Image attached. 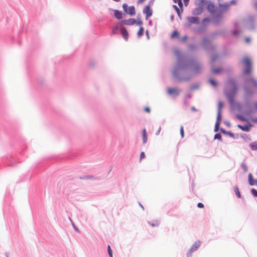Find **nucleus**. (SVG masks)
Listing matches in <instances>:
<instances>
[{
    "instance_id": "nucleus-47",
    "label": "nucleus",
    "mask_w": 257,
    "mask_h": 257,
    "mask_svg": "<svg viewBox=\"0 0 257 257\" xmlns=\"http://www.w3.org/2000/svg\"><path fill=\"white\" fill-rule=\"evenodd\" d=\"M86 178L88 179H94V177L92 176H87L86 177Z\"/></svg>"
},
{
    "instance_id": "nucleus-23",
    "label": "nucleus",
    "mask_w": 257,
    "mask_h": 257,
    "mask_svg": "<svg viewBox=\"0 0 257 257\" xmlns=\"http://www.w3.org/2000/svg\"><path fill=\"white\" fill-rule=\"evenodd\" d=\"M144 28L142 27H140V28L138 32V37H141L144 34Z\"/></svg>"
},
{
    "instance_id": "nucleus-2",
    "label": "nucleus",
    "mask_w": 257,
    "mask_h": 257,
    "mask_svg": "<svg viewBox=\"0 0 257 257\" xmlns=\"http://www.w3.org/2000/svg\"><path fill=\"white\" fill-rule=\"evenodd\" d=\"M246 82L247 86L244 88V91L245 94L247 95L249 93L248 87H253L257 88V81L253 78H250L246 80Z\"/></svg>"
},
{
    "instance_id": "nucleus-45",
    "label": "nucleus",
    "mask_w": 257,
    "mask_h": 257,
    "mask_svg": "<svg viewBox=\"0 0 257 257\" xmlns=\"http://www.w3.org/2000/svg\"><path fill=\"white\" fill-rule=\"evenodd\" d=\"M184 1V4L186 6H187L188 5V4L189 3V0H183Z\"/></svg>"
},
{
    "instance_id": "nucleus-18",
    "label": "nucleus",
    "mask_w": 257,
    "mask_h": 257,
    "mask_svg": "<svg viewBox=\"0 0 257 257\" xmlns=\"http://www.w3.org/2000/svg\"><path fill=\"white\" fill-rule=\"evenodd\" d=\"M203 12V9L201 7H198L194 9L193 14L195 15H198Z\"/></svg>"
},
{
    "instance_id": "nucleus-32",
    "label": "nucleus",
    "mask_w": 257,
    "mask_h": 257,
    "mask_svg": "<svg viewBox=\"0 0 257 257\" xmlns=\"http://www.w3.org/2000/svg\"><path fill=\"white\" fill-rule=\"evenodd\" d=\"M221 112L218 111L217 112V121H218L219 122H220L221 121Z\"/></svg>"
},
{
    "instance_id": "nucleus-19",
    "label": "nucleus",
    "mask_w": 257,
    "mask_h": 257,
    "mask_svg": "<svg viewBox=\"0 0 257 257\" xmlns=\"http://www.w3.org/2000/svg\"><path fill=\"white\" fill-rule=\"evenodd\" d=\"M236 117L237 119L242 121H248V119L246 118L243 115L237 114L236 115Z\"/></svg>"
},
{
    "instance_id": "nucleus-50",
    "label": "nucleus",
    "mask_w": 257,
    "mask_h": 257,
    "mask_svg": "<svg viewBox=\"0 0 257 257\" xmlns=\"http://www.w3.org/2000/svg\"><path fill=\"white\" fill-rule=\"evenodd\" d=\"M187 39V36H185L183 38V40H185Z\"/></svg>"
},
{
    "instance_id": "nucleus-28",
    "label": "nucleus",
    "mask_w": 257,
    "mask_h": 257,
    "mask_svg": "<svg viewBox=\"0 0 257 257\" xmlns=\"http://www.w3.org/2000/svg\"><path fill=\"white\" fill-rule=\"evenodd\" d=\"M223 103L221 102H219L218 105V111H221V109L223 107Z\"/></svg>"
},
{
    "instance_id": "nucleus-8",
    "label": "nucleus",
    "mask_w": 257,
    "mask_h": 257,
    "mask_svg": "<svg viewBox=\"0 0 257 257\" xmlns=\"http://www.w3.org/2000/svg\"><path fill=\"white\" fill-rule=\"evenodd\" d=\"M248 183L250 186H257V179H254L251 173L248 175Z\"/></svg>"
},
{
    "instance_id": "nucleus-9",
    "label": "nucleus",
    "mask_w": 257,
    "mask_h": 257,
    "mask_svg": "<svg viewBox=\"0 0 257 257\" xmlns=\"http://www.w3.org/2000/svg\"><path fill=\"white\" fill-rule=\"evenodd\" d=\"M136 23L135 19H129L128 20H124L121 22L122 25H133Z\"/></svg>"
},
{
    "instance_id": "nucleus-37",
    "label": "nucleus",
    "mask_w": 257,
    "mask_h": 257,
    "mask_svg": "<svg viewBox=\"0 0 257 257\" xmlns=\"http://www.w3.org/2000/svg\"><path fill=\"white\" fill-rule=\"evenodd\" d=\"M145 157V153L142 152L140 154V160L144 159Z\"/></svg>"
},
{
    "instance_id": "nucleus-44",
    "label": "nucleus",
    "mask_w": 257,
    "mask_h": 257,
    "mask_svg": "<svg viewBox=\"0 0 257 257\" xmlns=\"http://www.w3.org/2000/svg\"><path fill=\"white\" fill-rule=\"evenodd\" d=\"M145 110L148 113L150 112V109L148 107H146L145 108Z\"/></svg>"
},
{
    "instance_id": "nucleus-38",
    "label": "nucleus",
    "mask_w": 257,
    "mask_h": 257,
    "mask_svg": "<svg viewBox=\"0 0 257 257\" xmlns=\"http://www.w3.org/2000/svg\"><path fill=\"white\" fill-rule=\"evenodd\" d=\"M242 166L244 172L247 171V167L245 165H243Z\"/></svg>"
},
{
    "instance_id": "nucleus-34",
    "label": "nucleus",
    "mask_w": 257,
    "mask_h": 257,
    "mask_svg": "<svg viewBox=\"0 0 257 257\" xmlns=\"http://www.w3.org/2000/svg\"><path fill=\"white\" fill-rule=\"evenodd\" d=\"M214 139L221 140V135L220 134H216L214 136Z\"/></svg>"
},
{
    "instance_id": "nucleus-39",
    "label": "nucleus",
    "mask_w": 257,
    "mask_h": 257,
    "mask_svg": "<svg viewBox=\"0 0 257 257\" xmlns=\"http://www.w3.org/2000/svg\"><path fill=\"white\" fill-rule=\"evenodd\" d=\"M197 206L199 207V208H203L204 207V205L202 203H198V204H197Z\"/></svg>"
},
{
    "instance_id": "nucleus-12",
    "label": "nucleus",
    "mask_w": 257,
    "mask_h": 257,
    "mask_svg": "<svg viewBox=\"0 0 257 257\" xmlns=\"http://www.w3.org/2000/svg\"><path fill=\"white\" fill-rule=\"evenodd\" d=\"M207 8L208 11L211 13H213L215 11V6L212 3H209L207 4Z\"/></svg>"
},
{
    "instance_id": "nucleus-15",
    "label": "nucleus",
    "mask_w": 257,
    "mask_h": 257,
    "mask_svg": "<svg viewBox=\"0 0 257 257\" xmlns=\"http://www.w3.org/2000/svg\"><path fill=\"white\" fill-rule=\"evenodd\" d=\"M230 7V4H219V7L221 9V11H225L227 10Z\"/></svg>"
},
{
    "instance_id": "nucleus-20",
    "label": "nucleus",
    "mask_w": 257,
    "mask_h": 257,
    "mask_svg": "<svg viewBox=\"0 0 257 257\" xmlns=\"http://www.w3.org/2000/svg\"><path fill=\"white\" fill-rule=\"evenodd\" d=\"M249 147L252 150H257V141L254 142L249 144Z\"/></svg>"
},
{
    "instance_id": "nucleus-31",
    "label": "nucleus",
    "mask_w": 257,
    "mask_h": 257,
    "mask_svg": "<svg viewBox=\"0 0 257 257\" xmlns=\"http://www.w3.org/2000/svg\"><path fill=\"white\" fill-rule=\"evenodd\" d=\"M209 82L210 83V84L213 86H216L217 85V83L216 82V81L213 80V79H210L209 80Z\"/></svg>"
},
{
    "instance_id": "nucleus-52",
    "label": "nucleus",
    "mask_w": 257,
    "mask_h": 257,
    "mask_svg": "<svg viewBox=\"0 0 257 257\" xmlns=\"http://www.w3.org/2000/svg\"><path fill=\"white\" fill-rule=\"evenodd\" d=\"M215 59H216V57H213V58H212V60H213V61H215Z\"/></svg>"
},
{
    "instance_id": "nucleus-49",
    "label": "nucleus",
    "mask_w": 257,
    "mask_h": 257,
    "mask_svg": "<svg viewBox=\"0 0 257 257\" xmlns=\"http://www.w3.org/2000/svg\"><path fill=\"white\" fill-rule=\"evenodd\" d=\"M245 40H246V41L247 42H249V41H250V39H249V38H246L245 39Z\"/></svg>"
},
{
    "instance_id": "nucleus-6",
    "label": "nucleus",
    "mask_w": 257,
    "mask_h": 257,
    "mask_svg": "<svg viewBox=\"0 0 257 257\" xmlns=\"http://www.w3.org/2000/svg\"><path fill=\"white\" fill-rule=\"evenodd\" d=\"M187 19L188 22V26L192 24H198L199 23V18L197 17H187Z\"/></svg>"
},
{
    "instance_id": "nucleus-4",
    "label": "nucleus",
    "mask_w": 257,
    "mask_h": 257,
    "mask_svg": "<svg viewBox=\"0 0 257 257\" xmlns=\"http://www.w3.org/2000/svg\"><path fill=\"white\" fill-rule=\"evenodd\" d=\"M248 109L244 112V114L246 116L249 115L251 113H252L254 111L257 110V102H255L253 107L251 108L248 103L246 104Z\"/></svg>"
},
{
    "instance_id": "nucleus-36",
    "label": "nucleus",
    "mask_w": 257,
    "mask_h": 257,
    "mask_svg": "<svg viewBox=\"0 0 257 257\" xmlns=\"http://www.w3.org/2000/svg\"><path fill=\"white\" fill-rule=\"evenodd\" d=\"M150 224L152 226H158L159 225V222L158 221H155L154 223H150Z\"/></svg>"
},
{
    "instance_id": "nucleus-11",
    "label": "nucleus",
    "mask_w": 257,
    "mask_h": 257,
    "mask_svg": "<svg viewBox=\"0 0 257 257\" xmlns=\"http://www.w3.org/2000/svg\"><path fill=\"white\" fill-rule=\"evenodd\" d=\"M180 90L177 88H169L168 89V92L171 95H178L179 93Z\"/></svg>"
},
{
    "instance_id": "nucleus-29",
    "label": "nucleus",
    "mask_w": 257,
    "mask_h": 257,
    "mask_svg": "<svg viewBox=\"0 0 257 257\" xmlns=\"http://www.w3.org/2000/svg\"><path fill=\"white\" fill-rule=\"evenodd\" d=\"M251 193L252 195H253L255 197H257V190L255 189H251Z\"/></svg>"
},
{
    "instance_id": "nucleus-5",
    "label": "nucleus",
    "mask_w": 257,
    "mask_h": 257,
    "mask_svg": "<svg viewBox=\"0 0 257 257\" xmlns=\"http://www.w3.org/2000/svg\"><path fill=\"white\" fill-rule=\"evenodd\" d=\"M200 241H197L194 242V243L192 245V247L190 249L189 252L188 253V256H189L191 255V254L192 252L197 250V249L200 246Z\"/></svg>"
},
{
    "instance_id": "nucleus-7",
    "label": "nucleus",
    "mask_w": 257,
    "mask_h": 257,
    "mask_svg": "<svg viewBox=\"0 0 257 257\" xmlns=\"http://www.w3.org/2000/svg\"><path fill=\"white\" fill-rule=\"evenodd\" d=\"M143 13L146 15V18L150 17L152 15V10L149 6L145 7L143 10Z\"/></svg>"
},
{
    "instance_id": "nucleus-16",
    "label": "nucleus",
    "mask_w": 257,
    "mask_h": 257,
    "mask_svg": "<svg viewBox=\"0 0 257 257\" xmlns=\"http://www.w3.org/2000/svg\"><path fill=\"white\" fill-rule=\"evenodd\" d=\"M114 15L115 18L119 20L122 18V13L118 10H114Z\"/></svg>"
},
{
    "instance_id": "nucleus-43",
    "label": "nucleus",
    "mask_w": 257,
    "mask_h": 257,
    "mask_svg": "<svg viewBox=\"0 0 257 257\" xmlns=\"http://www.w3.org/2000/svg\"><path fill=\"white\" fill-rule=\"evenodd\" d=\"M219 71H220V69H213V72L214 73H218Z\"/></svg>"
},
{
    "instance_id": "nucleus-13",
    "label": "nucleus",
    "mask_w": 257,
    "mask_h": 257,
    "mask_svg": "<svg viewBox=\"0 0 257 257\" xmlns=\"http://www.w3.org/2000/svg\"><path fill=\"white\" fill-rule=\"evenodd\" d=\"M121 34L122 36L123 37V38L126 41H127L128 39V34L127 32V30L125 28H122L121 29Z\"/></svg>"
},
{
    "instance_id": "nucleus-25",
    "label": "nucleus",
    "mask_w": 257,
    "mask_h": 257,
    "mask_svg": "<svg viewBox=\"0 0 257 257\" xmlns=\"http://www.w3.org/2000/svg\"><path fill=\"white\" fill-rule=\"evenodd\" d=\"M234 192H235V193L236 195L237 196V197L240 198L241 195H240V193L239 192V189H238V188L237 187H236L235 188Z\"/></svg>"
},
{
    "instance_id": "nucleus-17",
    "label": "nucleus",
    "mask_w": 257,
    "mask_h": 257,
    "mask_svg": "<svg viewBox=\"0 0 257 257\" xmlns=\"http://www.w3.org/2000/svg\"><path fill=\"white\" fill-rule=\"evenodd\" d=\"M143 135V142L144 144H146L147 142L148 136L146 129H144L142 132Z\"/></svg>"
},
{
    "instance_id": "nucleus-42",
    "label": "nucleus",
    "mask_w": 257,
    "mask_h": 257,
    "mask_svg": "<svg viewBox=\"0 0 257 257\" xmlns=\"http://www.w3.org/2000/svg\"><path fill=\"white\" fill-rule=\"evenodd\" d=\"M73 227H74V230L77 232H80V231L79 230V229L75 226L73 224Z\"/></svg>"
},
{
    "instance_id": "nucleus-51",
    "label": "nucleus",
    "mask_w": 257,
    "mask_h": 257,
    "mask_svg": "<svg viewBox=\"0 0 257 257\" xmlns=\"http://www.w3.org/2000/svg\"><path fill=\"white\" fill-rule=\"evenodd\" d=\"M252 120L253 121H257V118H256L253 119Z\"/></svg>"
},
{
    "instance_id": "nucleus-26",
    "label": "nucleus",
    "mask_w": 257,
    "mask_h": 257,
    "mask_svg": "<svg viewBox=\"0 0 257 257\" xmlns=\"http://www.w3.org/2000/svg\"><path fill=\"white\" fill-rule=\"evenodd\" d=\"M220 123V122H219L218 121H216V122L215 123V128H214V131L215 132H217L218 131Z\"/></svg>"
},
{
    "instance_id": "nucleus-41",
    "label": "nucleus",
    "mask_w": 257,
    "mask_h": 257,
    "mask_svg": "<svg viewBox=\"0 0 257 257\" xmlns=\"http://www.w3.org/2000/svg\"><path fill=\"white\" fill-rule=\"evenodd\" d=\"M161 126H159V128H158V130L157 132H156V135H159V134H160V132H161Z\"/></svg>"
},
{
    "instance_id": "nucleus-3",
    "label": "nucleus",
    "mask_w": 257,
    "mask_h": 257,
    "mask_svg": "<svg viewBox=\"0 0 257 257\" xmlns=\"http://www.w3.org/2000/svg\"><path fill=\"white\" fill-rule=\"evenodd\" d=\"M243 63L245 67L244 73L246 74H249L251 71V62L250 59L248 57L244 58L243 59Z\"/></svg>"
},
{
    "instance_id": "nucleus-22",
    "label": "nucleus",
    "mask_w": 257,
    "mask_h": 257,
    "mask_svg": "<svg viewBox=\"0 0 257 257\" xmlns=\"http://www.w3.org/2000/svg\"><path fill=\"white\" fill-rule=\"evenodd\" d=\"M173 7L174 9L175 10L176 12H177L178 16L180 17L181 13L182 12L181 10L180 11V9L179 8H178L176 5H173Z\"/></svg>"
},
{
    "instance_id": "nucleus-30",
    "label": "nucleus",
    "mask_w": 257,
    "mask_h": 257,
    "mask_svg": "<svg viewBox=\"0 0 257 257\" xmlns=\"http://www.w3.org/2000/svg\"><path fill=\"white\" fill-rule=\"evenodd\" d=\"M180 134H181V138H183L184 137V128H183V126H181L180 127Z\"/></svg>"
},
{
    "instance_id": "nucleus-33",
    "label": "nucleus",
    "mask_w": 257,
    "mask_h": 257,
    "mask_svg": "<svg viewBox=\"0 0 257 257\" xmlns=\"http://www.w3.org/2000/svg\"><path fill=\"white\" fill-rule=\"evenodd\" d=\"M122 8L124 10V11L125 12V13H127V10H128V8H127V5L126 4H123V5H122Z\"/></svg>"
},
{
    "instance_id": "nucleus-21",
    "label": "nucleus",
    "mask_w": 257,
    "mask_h": 257,
    "mask_svg": "<svg viewBox=\"0 0 257 257\" xmlns=\"http://www.w3.org/2000/svg\"><path fill=\"white\" fill-rule=\"evenodd\" d=\"M173 2L175 3H177L178 6L180 7V10H181V12H183V4L182 3V0H173Z\"/></svg>"
},
{
    "instance_id": "nucleus-14",
    "label": "nucleus",
    "mask_w": 257,
    "mask_h": 257,
    "mask_svg": "<svg viewBox=\"0 0 257 257\" xmlns=\"http://www.w3.org/2000/svg\"><path fill=\"white\" fill-rule=\"evenodd\" d=\"M131 16H134L136 14L135 8L134 6H131L128 8L127 12L126 13Z\"/></svg>"
},
{
    "instance_id": "nucleus-48",
    "label": "nucleus",
    "mask_w": 257,
    "mask_h": 257,
    "mask_svg": "<svg viewBox=\"0 0 257 257\" xmlns=\"http://www.w3.org/2000/svg\"><path fill=\"white\" fill-rule=\"evenodd\" d=\"M146 0H138V4H142L144 2H145Z\"/></svg>"
},
{
    "instance_id": "nucleus-40",
    "label": "nucleus",
    "mask_w": 257,
    "mask_h": 257,
    "mask_svg": "<svg viewBox=\"0 0 257 257\" xmlns=\"http://www.w3.org/2000/svg\"><path fill=\"white\" fill-rule=\"evenodd\" d=\"M209 21V19H208V18H205L202 21V22L204 24H205L206 22H208Z\"/></svg>"
},
{
    "instance_id": "nucleus-1",
    "label": "nucleus",
    "mask_w": 257,
    "mask_h": 257,
    "mask_svg": "<svg viewBox=\"0 0 257 257\" xmlns=\"http://www.w3.org/2000/svg\"><path fill=\"white\" fill-rule=\"evenodd\" d=\"M238 87L235 81L232 78L228 79L227 82V89L225 93L229 102L232 105H235V107L238 110H241V105L238 103H234V97L237 92Z\"/></svg>"
},
{
    "instance_id": "nucleus-24",
    "label": "nucleus",
    "mask_w": 257,
    "mask_h": 257,
    "mask_svg": "<svg viewBox=\"0 0 257 257\" xmlns=\"http://www.w3.org/2000/svg\"><path fill=\"white\" fill-rule=\"evenodd\" d=\"M179 36V33L177 31H174L173 33L171 35V38L173 39L175 37H178Z\"/></svg>"
},
{
    "instance_id": "nucleus-54",
    "label": "nucleus",
    "mask_w": 257,
    "mask_h": 257,
    "mask_svg": "<svg viewBox=\"0 0 257 257\" xmlns=\"http://www.w3.org/2000/svg\"><path fill=\"white\" fill-rule=\"evenodd\" d=\"M142 24V23L141 22L138 23V25H141Z\"/></svg>"
},
{
    "instance_id": "nucleus-35",
    "label": "nucleus",
    "mask_w": 257,
    "mask_h": 257,
    "mask_svg": "<svg viewBox=\"0 0 257 257\" xmlns=\"http://www.w3.org/2000/svg\"><path fill=\"white\" fill-rule=\"evenodd\" d=\"M201 68L200 66L199 65L196 66L193 68V71L195 72H197L198 70Z\"/></svg>"
},
{
    "instance_id": "nucleus-46",
    "label": "nucleus",
    "mask_w": 257,
    "mask_h": 257,
    "mask_svg": "<svg viewBox=\"0 0 257 257\" xmlns=\"http://www.w3.org/2000/svg\"><path fill=\"white\" fill-rule=\"evenodd\" d=\"M117 28H118L116 27L115 29H113L112 31V33L115 34L116 33V31L117 30Z\"/></svg>"
},
{
    "instance_id": "nucleus-53",
    "label": "nucleus",
    "mask_w": 257,
    "mask_h": 257,
    "mask_svg": "<svg viewBox=\"0 0 257 257\" xmlns=\"http://www.w3.org/2000/svg\"><path fill=\"white\" fill-rule=\"evenodd\" d=\"M255 7L256 9H257V2L255 4Z\"/></svg>"
},
{
    "instance_id": "nucleus-10",
    "label": "nucleus",
    "mask_w": 257,
    "mask_h": 257,
    "mask_svg": "<svg viewBox=\"0 0 257 257\" xmlns=\"http://www.w3.org/2000/svg\"><path fill=\"white\" fill-rule=\"evenodd\" d=\"M252 126L251 124H249L245 125H241L240 124H238L237 127L241 130L242 131L248 132L250 131V128Z\"/></svg>"
},
{
    "instance_id": "nucleus-27",
    "label": "nucleus",
    "mask_w": 257,
    "mask_h": 257,
    "mask_svg": "<svg viewBox=\"0 0 257 257\" xmlns=\"http://www.w3.org/2000/svg\"><path fill=\"white\" fill-rule=\"evenodd\" d=\"M107 251H108V253L109 256L113 257L112 250L111 249V248H110V246L109 245H108V246H107Z\"/></svg>"
}]
</instances>
